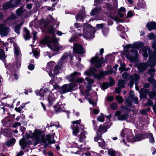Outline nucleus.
Masks as SVG:
<instances>
[{
	"label": "nucleus",
	"instance_id": "1",
	"mask_svg": "<svg viewBox=\"0 0 156 156\" xmlns=\"http://www.w3.org/2000/svg\"><path fill=\"white\" fill-rule=\"evenodd\" d=\"M152 47L154 49V52L153 53H151L150 48L143 47V44L142 43H137L134 45L128 44L126 46V50L124 52V55L131 62H137L139 61L138 58L137 51L135 48L139 49L141 48L142 51L144 53L143 55L144 57L148 56L147 52L150 55V61L147 62H143L138 64L137 68L139 71L142 72L144 71L149 66L151 67H154L156 65V36L152 41Z\"/></svg>",
	"mask_w": 156,
	"mask_h": 156
},
{
	"label": "nucleus",
	"instance_id": "2",
	"mask_svg": "<svg viewBox=\"0 0 156 156\" xmlns=\"http://www.w3.org/2000/svg\"><path fill=\"white\" fill-rule=\"evenodd\" d=\"M41 43L46 44L49 48L54 51H58L62 47V45L58 43L57 40L54 37H46L41 40Z\"/></svg>",
	"mask_w": 156,
	"mask_h": 156
},
{
	"label": "nucleus",
	"instance_id": "3",
	"mask_svg": "<svg viewBox=\"0 0 156 156\" xmlns=\"http://www.w3.org/2000/svg\"><path fill=\"white\" fill-rule=\"evenodd\" d=\"M29 138H34L35 141L34 143V146H35L39 143H45L46 140L43 134L42 131L40 130L36 129L33 133H30L27 135Z\"/></svg>",
	"mask_w": 156,
	"mask_h": 156
},
{
	"label": "nucleus",
	"instance_id": "4",
	"mask_svg": "<svg viewBox=\"0 0 156 156\" xmlns=\"http://www.w3.org/2000/svg\"><path fill=\"white\" fill-rule=\"evenodd\" d=\"M47 94H49L48 97V99L49 103L51 105L53 104L56 100V98L55 96V95L51 93L48 89L45 88L44 90L41 89L39 93V95L42 97Z\"/></svg>",
	"mask_w": 156,
	"mask_h": 156
},
{
	"label": "nucleus",
	"instance_id": "5",
	"mask_svg": "<svg viewBox=\"0 0 156 156\" xmlns=\"http://www.w3.org/2000/svg\"><path fill=\"white\" fill-rule=\"evenodd\" d=\"M93 28L89 24H84L83 28V36L84 37L86 38H89L94 37V34L89 32L92 30Z\"/></svg>",
	"mask_w": 156,
	"mask_h": 156
},
{
	"label": "nucleus",
	"instance_id": "6",
	"mask_svg": "<svg viewBox=\"0 0 156 156\" xmlns=\"http://www.w3.org/2000/svg\"><path fill=\"white\" fill-rule=\"evenodd\" d=\"M28 138H29L27 137V135L26 138H23L20 140L19 143L21 149H24L29 145L32 144V141L29 139Z\"/></svg>",
	"mask_w": 156,
	"mask_h": 156
},
{
	"label": "nucleus",
	"instance_id": "7",
	"mask_svg": "<svg viewBox=\"0 0 156 156\" xmlns=\"http://www.w3.org/2000/svg\"><path fill=\"white\" fill-rule=\"evenodd\" d=\"M98 59L99 57L97 55L95 57L93 58L91 60V63H95L96 66L97 68H99L101 67L102 63H105L107 62L106 59V60H105L104 61L103 60V58H101L100 60H99Z\"/></svg>",
	"mask_w": 156,
	"mask_h": 156
},
{
	"label": "nucleus",
	"instance_id": "8",
	"mask_svg": "<svg viewBox=\"0 0 156 156\" xmlns=\"http://www.w3.org/2000/svg\"><path fill=\"white\" fill-rule=\"evenodd\" d=\"M61 65L60 63L58 64V65L54 68V69H52L47 70V71L48 72L49 75L51 77H54L59 73Z\"/></svg>",
	"mask_w": 156,
	"mask_h": 156
},
{
	"label": "nucleus",
	"instance_id": "9",
	"mask_svg": "<svg viewBox=\"0 0 156 156\" xmlns=\"http://www.w3.org/2000/svg\"><path fill=\"white\" fill-rule=\"evenodd\" d=\"M9 32V28L5 25H0V34L2 37L6 36Z\"/></svg>",
	"mask_w": 156,
	"mask_h": 156
},
{
	"label": "nucleus",
	"instance_id": "10",
	"mask_svg": "<svg viewBox=\"0 0 156 156\" xmlns=\"http://www.w3.org/2000/svg\"><path fill=\"white\" fill-rule=\"evenodd\" d=\"M73 87L70 84H66L62 86L61 88V90L59 92L61 94H64L66 93L71 91Z\"/></svg>",
	"mask_w": 156,
	"mask_h": 156
},
{
	"label": "nucleus",
	"instance_id": "11",
	"mask_svg": "<svg viewBox=\"0 0 156 156\" xmlns=\"http://www.w3.org/2000/svg\"><path fill=\"white\" fill-rule=\"evenodd\" d=\"M81 120H79L72 122V123L73 124V125L72 126L73 127V133L75 136H76L77 134L79 132V129L77 125H76L75 124H79Z\"/></svg>",
	"mask_w": 156,
	"mask_h": 156
},
{
	"label": "nucleus",
	"instance_id": "12",
	"mask_svg": "<svg viewBox=\"0 0 156 156\" xmlns=\"http://www.w3.org/2000/svg\"><path fill=\"white\" fill-rule=\"evenodd\" d=\"M73 50L75 52L79 54L83 53L85 51L82 46L81 45L78 44H74Z\"/></svg>",
	"mask_w": 156,
	"mask_h": 156
},
{
	"label": "nucleus",
	"instance_id": "13",
	"mask_svg": "<svg viewBox=\"0 0 156 156\" xmlns=\"http://www.w3.org/2000/svg\"><path fill=\"white\" fill-rule=\"evenodd\" d=\"M129 78L130 81L128 85L131 87H132L133 85L134 81H136L138 80L139 79L138 75L136 74H135L133 75L130 76Z\"/></svg>",
	"mask_w": 156,
	"mask_h": 156
},
{
	"label": "nucleus",
	"instance_id": "14",
	"mask_svg": "<svg viewBox=\"0 0 156 156\" xmlns=\"http://www.w3.org/2000/svg\"><path fill=\"white\" fill-rule=\"evenodd\" d=\"M149 30L153 29L156 30V23L154 22H152L147 23L146 26Z\"/></svg>",
	"mask_w": 156,
	"mask_h": 156
},
{
	"label": "nucleus",
	"instance_id": "15",
	"mask_svg": "<svg viewBox=\"0 0 156 156\" xmlns=\"http://www.w3.org/2000/svg\"><path fill=\"white\" fill-rule=\"evenodd\" d=\"M85 79L87 81V83L88 85V86L87 87V91H89L91 89V87L90 85L93 83L94 81L93 79L89 77H86Z\"/></svg>",
	"mask_w": 156,
	"mask_h": 156
},
{
	"label": "nucleus",
	"instance_id": "16",
	"mask_svg": "<svg viewBox=\"0 0 156 156\" xmlns=\"http://www.w3.org/2000/svg\"><path fill=\"white\" fill-rule=\"evenodd\" d=\"M118 30L119 31H122V32H121V34H120V36L121 37L125 39L126 37V35L123 31L124 30V27L122 25H119L117 27Z\"/></svg>",
	"mask_w": 156,
	"mask_h": 156
},
{
	"label": "nucleus",
	"instance_id": "17",
	"mask_svg": "<svg viewBox=\"0 0 156 156\" xmlns=\"http://www.w3.org/2000/svg\"><path fill=\"white\" fill-rule=\"evenodd\" d=\"M107 128L104 126L101 125L99 126L98 132L99 134L101 135L107 131Z\"/></svg>",
	"mask_w": 156,
	"mask_h": 156
},
{
	"label": "nucleus",
	"instance_id": "18",
	"mask_svg": "<svg viewBox=\"0 0 156 156\" xmlns=\"http://www.w3.org/2000/svg\"><path fill=\"white\" fill-rule=\"evenodd\" d=\"M138 6L140 8L145 9L147 8L146 3L143 0H140L138 3Z\"/></svg>",
	"mask_w": 156,
	"mask_h": 156
},
{
	"label": "nucleus",
	"instance_id": "19",
	"mask_svg": "<svg viewBox=\"0 0 156 156\" xmlns=\"http://www.w3.org/2000/svg\"><path fill=\"white\" fill-rule=\"evenodd\" d=\"M147 91L144 89H142L140 91V96L141 98H145L147 94Z\"/></svg>",
	"mask_w": 156,
	"mask_h": 156
},
{
	"label": "nucleus",
	"instance_id": "20",
	"mask_svg": "<svg viewBox=\"0 0 156 156\" xmlns=\"http://www.w3.org/2000/svg\"><path fill=\"white\" fill-rule=\"evenodd\" d=\"M95 72V70L94 68H90L89 70L84 72V74L87 76H90L93 75Z\"/></svg>",
	"mask_w": 156,
	"mask_h": 156
},
{
	"label": "nucleus",
	"instance_id": "21",
	"mask_svg": "<svg viewBox=\"0 0 156 156\" xmlns=\"http://www.w3.org/2000/svg\"><path fill=\"white\" fill-rule=\"evenodd\" d=\"M15 139L14 138H12L7 141L6 142V145L8 146H12L15 143Z\"/></svg>",
	"mask_w": 156,
	"mask_h": 156
},
{
	"label": "nucleus",
	"instance_id": "22",
	"mask_svg": "<svg viewBox=\"0 0 156 156\" xmlns=\"http://www.w3.org/2000/svg\"><path fill=\"white\" fill-rule=\"evenodd\" d=\"M24 37L26 40L29 39L30 38V34L29 31L26 28H24Z\"/></svg>",
	"mask_w": 156,
	"mask_h": 156
},
{
	"label": "nucleus",
	"instance_id": "23",
	"mask_svg": "<svg viewBox=\"0 0 156 156\" xmlns=\"http://www.w3.org/2000/svg\"><path fill=\"white\" fill-rule=\"evenodd\" d=\"M47 139L48 140L49 143L50 144H53L55 143V140L53 139L54 135H53L50 136L49 135H47L46 136Z\"/></svg>",
	"mask_w": 156,
	"mask_h": 156
},
{
	"label": "nucleus",
	"instance_id": "24",
	"mask_svg": "<svg viewBox=\"0 0 156 156\" xmlns=\"http://www.w3.org/2000/svg\"><path fill=\"white\" fill-rule=\"evenodd\" d=\"M47 139L48 140L49 143L50 144H53L55 143V140L53 139L54 135H53L50 136L49 135H47L46 136Z\"/></svg>",
	"mask_w": 156,
	"mask_h": 156
},
{
	"label": "nucleus",
	"instance_id": "25",
	"mask_svg": "<svg viewBox=\"0 0 156 156\" xmlns=\"http://www.w3.org/2000/svg\"><path fill=\"white\" fill-rule=\"evenodd\" d=\"M21 0H11L10 2L11 4V6L14 7L18 5Z\"/></svg>",
	"mask_w": 156,
	"mask_h": 156
},
{
	"label": "nucleus",
	"instance_id": "26",
	"mask_svg": "<svg viewBox=\"0 0 156 156\" xmlns=\"http://www.w3.org/2000/svg\"><path fill=\"white\" fill-rule=\"evenodd\" d=\"M54 65H55V63L53 62H50L48 63L47 66L46 70L52 69Z\"/></svg>",
	"mask_w": 156,
	"mask_h": 156
},
{
	"label": "nucleus",
	"instance_id": "27",
	"mask_svg": "<svg viewBox=\"0 0 156 156\" xmlns=\"http://www.w3.org/2000/svg\"><path fill=\"white\" fill-rule=\"evenodd\" d=\"M100 10V9L95 8L91 11L90 12V14L92 16L96 15L99 12Z\"/></svg>",
	"mask_w": 156,
	"mask_h": 156
},
{
	"label": "nucleus",
	"instance_id": "28",
	"mask_svg": "<svg viewBox=\"0 0 156 156\" xmlns=\"http://www.w3.org/2000/svg\"><path fill=\"white\" fill-rule=\"evenodd\" d=\"M11 4L10 2L4 3L2 5L3 9L4 10H6L9 8L12 7V6H11Z\"/></svg>",
	"mask_w": 156,
	"mask_h": 156
},
{
	"label": "nucleus",
	"instance_id": "29",
	"mask_svg": "<svg viewBox=\"0 0 156 156\" xmlns=\"http://www.w3.org/2000/svg\"><path fill=\"white\" fill-rule=\"evenodd\" d=\"M24 12V10L23 9V7L22 6L17 9L16 11V12L17 15L19 16L22 15Z\"/></svg>",
	"mask_w": 156,
	"mask_h": 156
},
{
	"label": "nucleus",
	"instance_id": "30",
	"mask_svg": "<svg viewBox=\"0 0 156 156\" xmlns=\"http://www.w3.org/2000/svg\"><path fill=\"white\" fill-rule=\"evenodd\" d=\"M125 82V81L122 80H119L118 83V86L120 88H123L124 87Z\"/></svg>",
	"mask_w": 156,
	"mask_h": 156
},
{
	"label": "nucleus",
	"instance_id": "31",
	"mask_svg": "<svg viewBox=\"0 0 156 156\" xmlns=\"http://www.w3.org/2000/svg\"><path fill=\"white\" fill-rule=\"evenodd\" d=\"M147 138L149 139L150 142L151 143H153L154 142V139L153 135L151 133H148Z\"/></svg>",
	"mask_w": 156,
	"mask_h": 156
},
{
	"label": "nucleus",
	"instance_id": "32",
	"mask_svg": "<svg viewBox=\"0 0 156 156\" xmlns=\"http://www.w3.org/2000/svg\"><path fill=\"white\" fill-rule=\"evenodd\" d=\"M147 138L149 139L150 142L151 143H153L154 142V139L153 135L151 133H148Z\"/></svg>",
	"mask_w": 156,
	"mask_h": 156
},
{
	"label": "nucleus",
	"instance_id": "33",
	"mask_svg": "<svg viewBox=\"0 0 156 156\" xmlns=\"http://www.w3.org/2000/svg\"><path fill=\"white\" fill-rule=\"evenodd\" d=\"M108 154L110 156H116L117 154H119L117 152L112 149L108 151Z\"/></svg>",
	"mask_w": 156,
	"mask_h": 156
},
{
	"label": "nucleus",
	"instance_id": "34",
	"mask_svg": "<svg viewBox=\"0 0 156 156\" xmlns=\"http://www.w3.org/2000/svg\"><path fill=\"white\" fill-rule=\"evenodd\" d=\"M85 13L84 12H82L81 13H79L76 17V19L77 20L78 19H83V17L85 16Z\"/></svg>",
	"mask_w": 156,
	"mask_h": 156
},
{
	"label": "nucleus",
	"instance_id": "35",
	"mask_svg": "<svg viewBox=\"0 0 156 156\" xmlns=\"http://www.w3.org/2000/svg\"><path fill=\"white\" fill-rule=\"evenodd\" d=\"M79 140L80 142H82L83 141L85 138L86 136L84 135V134L83 133H81L79 136Z\"/></svg>",
	"mask_w": 156,
	"mask_h": 156
},
{
	"label": "nucleus",
	"instance_id": "36",
	"mask_svg": "<svg viewBox=\"0 0 156 156\" xmlns=\"http://www.w3.org/2000/svg\"><path fill=\"white\" fill-rule=\"evenodd\" d=\"M150 98L153 99L155 97L156 99V92L155 91H151L148 94Z\"/></svg>",
	"mask_w": 156,
	"mask_h": 156
},
{
	"label": "nucleus",
	"instance_id": "37",
	"mask_svg": "<svg viewBox=\"0 0 156 156\" xmlns=\"http://www.w3.org/2000/svg\"><path fill=\"white\" fill-rule=\"evenodd\" d=\"M106 74L105 73L101 72L99 74L94 76V77L99 80L101 79L103 77L104 75Z\"/></svg>",
	"mask_w": 156,
	"mask_h": 156
},
{
	"label": "nucleus",
	"instance_id": "38",
	"mask_svg": "<svg viewBox=\"0 0 156 156\" xmlns=\"http://www.w3.org/2000/svg\"><path fill=\"white\" fill-rule=\"evenodd\" d=\"M104 117L105 116L102 114H101L100 115L98 116L97 120L100 122H103L105 120Z\"/></svg>",
	"mask_w": 156,
	"mask_h": 156
},
{
	"label": "nucleus",
	"instance_id": "39",
	"mask_svg": "<svg viewBox=\"0 0 156 156\" xmlns=\"http://www.w3.org/2000/svg\"><path fill=\"white\" fill-rule=\"evenodd\" d=\"M15 53L16 55L17 56H20V52L19 50V48L16 46H14Z\"/></svg>",
	"mask_w": 156,
	"mask_h": 156
},
{
	"label": "nucleus",
	"instance_id": "40",
	"mask_svg": "<svg viewBox=\"0 0 156 156\" xmlns=\"http://www.w3.org/2000/svg\"><path fill=\"white\" fill-rule=\"evenodd\" d=\"M127 116L126 115L123 114L118 117V119L119 120H122L126 119L127 118Z\"/></svg>",
	"mask_w": 156,
	"mask_h": 156
},
{
	"label": "nucleus",
	"instance_id": "41",
	"mask_svg": "<svg viewBox=\"0 0 156 156\" xmlns=\"http://www.w3.org/2000/svg\"><path fill=\"white\" fill-rule=\"evenodd\" d=\"M126 65L123 64H122L121 65V66L119 68V69L121 71L120 72V73H122L123 71H124L126 70V68H125Z\"/></svg>",
	"mask_w": 156,
	"mask_h": 156
},
{
	"label": "nucleus",
	"instance_id": "42",
	"mask_svg": "<svg viewBox=\"0 0 156 156\" xmlns=\"http://www.w3.org/2000/svg\"><path fill=\"white\" fill-rule=\"evenodd\" d=\"M116 100L119 103H122L123 101V100L122 98L120 96L117 95L116 98Z\"/></svg>",
	"mask_w": 156,
	"mask_h": 156
},
{
	"label": "nucleus",
	"instance_id": "43",
	"mask_svg": "<svg viewBox=\"0 0 156 156\" xmlns=\"http://www.w3.org/2000/svg\"><path fill=\"white\" fill-rule=\"evenodd\" d=\"M98 143L99 144V146L101 147L104 146L105 144V142L102 139L99 140Z\"/></svg>",
	"mask_w": 156,
	"mask_h": 156
},
{
	"label": "nucleus",
	"instance_id": "44",
	"mask_svg": "<svg viewBox=\"0 0 156 156\" xmlns=\"http://www.w3.org/2000/svg\"><path fill=\"white\" fill-rule=\"evenodd\" d=\"M16 65L17 68L20 67L21 64V58H19V59H16Z\"/></svg>",
	"mask_w": 156,
	"mask_h": 156
},
{
	"label": "nucleus",
	"instance_id": "45",
	"mask_svg": "<svg viewBox=\"0 0 156 156\" xmlns=\"http://www.w3.org/2000/svg\"><path fill=\"white\" fill-rule=\"evenodd\" d=\"M143 138L142 136L138 135L135 137V141H139L141 140Z\"/></svg>",
	"mask_w": 156,
	"mask_h": 156
},
{
	"label": "nucleus",
	"instance_id": "46",
	"mask_svg": "<svg viewBox=\"0 0 156 156\" xmlns=\"http://www.w3.org/2000/svg\"><path fill=\"white\" fill-rule=\"evenodd\" d=\"M20 26L17 25L16 26V27L15 28V32L18 34H19L20 33Z\"/></svg>",
	"mask_w": 156,
	"mask_h": 156
},
{
	"label": "nucleus",
	"instance_id": "47",
	"mask_svg": "<svg viewBox=\"0 0 156 156\" xmlns=\"http://www.w3.org/2000/svg\"><path fill=\"white\" fill-rule=\"evenodd\" d=\"M122 78L127 80H128L129 79V76L128 73L126 72L124 73L122 75Z\"/></svg>",
	"mask_w": 156,
	"mask_h": 156
},
{
	"label": "nucleus",
	"instance_id": "48",
	"mask_svg": "<svg viewBox=\"0 0 156 156\" xmlns=\"http://www.w3.org/2000/svg\"><path fill=\"white\" fill-rule=\"evenodd\" d=\"M155 70L153 69H151L149 70V72H148V74L149 75H151V76H153L154 74Z\"/></svg>",
	"mask_w": 156,
	"mask_h": 156
},
{
	"label": "nucleus",
	"instance_id": "49",
	"mask_svg": "<svg viewBox=\"0 0 156 156\" xmlns=\"http://www.w3.org/2000/svg\"><path fill=\"white\" fill-rule=\"evenodd\" d=\"M153 105V102L152 101L148 99V102L147 103H146L145 105V106H152Z\"/></svg>",
	"mask_w": 156,
	"mask_h": 156
},
{
	"label": "nucleus",
	"instance_id": "50",
	"mask_svg": "<svg viewBox=\"0 0 156 156\" xmlns=\"http://www.w3.org/2000/svg\"><path fill=\"white\" fill-rule=\"evenodd\" d=\"M101 87L103 89H105L108 87V84L107 83H103L102 84Z\"/></svg>",
	"mask_w": 156,
	"mask_h": 156
},
{
	"label": "nucleus",
	"instance_id": "51",
	"mask_svg": "<svg viewBox=\"0 0 156 156\" xmlns=\"http://www.w3.org/2000/svg\"><path fill=\"white\" fill-rule=\"evenodd\" d=\"M97 133L98 135L95 137L94 140L95 141H98V140L101 139V135L98 133Z\"/></svg>",
	"mask_w": 156,
	"mask_h": 156
},
{
	"label": "nucleus",
	"instance_id": "52",
	"mask_svg": "<svg viewBox=\"0 0 156 156\" xmlns=\"http://www.w3.org/2000/svg\"><path fill=\"white\" fill-rule=\"evenodd\" d=\"M111 109H115L117 108V104L116 103H113L110 105Z\"/></svg>",
	"mask_w": 156,
	"mask_h": 156
},
{
	"label": "nucleus",
	"instance_id": "53",
	"mask_svg": "<svg viewBox=\"0 0 156 156\" xmlns=\"http://www.w3.org/2000/svg\"><path fill=\"white\" fill-rule=\"evenodd\" d=\"M5 57V54L4 51L2 49H0V58H4Z\"/></svg>",
	"mask_w": 156,
	"mask_h": 156
},
{
	"label": "nucleus",
	"instance_id": "54",
	"mask_svg": "<svg viewBox=\"0 0 156 156\" xmlns=\"http://www.w3.org/2000/svg\"><path fill=\"white\" fill-rule=\"evenodd\" d=\"M84 81V79L82 78H78L76 80V81L79 83H81L83 82Z\"/></svg>",
	"mask_w": 156,
	"mask_h": 156
},
{
	"label": "nucleus",
	"instance_id": "55",
	"mask_svg": "<svg viewBox=\"0 0 156 156\" xmlns=\"http://www.w3.org/2000/svg\"><path fill=\"white\" fill-rule=\"evenodd\" d=\"M74 26L75 27L78 28V30H80V29H79V28H81L82 27V25L80 23H76L74 24Z\"/></svg>",
	"mask_w": 156,
	"mask_h": 156
},
{
	"label": "nucleus",
	"instance_id": "56",
	"mask_svg": "<svg viewBox=\"0 0 156 156\" xmlns=\"http://www.w3.org/2000/svg\"><path fill=\"white\" fill-rule=\"evenodd\" d=\"M16 16L15 14H12L9 18V19L13 20L16 19Z\"/></svg>",
	"mask_w": 156,
	"mask_h": 156
},
{
	"label": "nucleus",
	"instance_id": "57",
	"mask_svg": "<svg viewBox=\"0 0 156 156\" xmlns=\"http://www.w3.org/2000/svg\"><path fill=\"white\" fill-rule=\"evenodd\" d=\"M104 26V24L103 23L99 24L97 25L96 27L98 29H100L102 28Z\"/></svg>",
	"mask_w": 156,
	"mask_h": 156
},
{
	"label": "nucleus",
	"instance_id": "58",
	"mask_svg": "<svg viewBox=\"0 0 156 156\" xmlns=\"http://www.w3.org/2000/svg\"><path fill=\"white\" fill-rule=\"evenodd\" d=\"M110 82L109 83V86L110 87L113 86L114 84V80L111 78H110Z\"/></svg>",
	"mask_w": 156,
	"mask_h": 156
},
{
	"label": "nucleus",
	"instance_id": "59",
	"mask_svg": "<svg viewBox=\"0 0 156 156\" xmlns=\"http://www.w3.org/2000/svg\"><path fill=\"white\" fill-rule=\"evenodd\" d=\"M148 37L150 39H152L154 37V35L153 33H151L148 35Z\"/></svg>",
	"mask_w": 156,
	"mask_h": 156
},
{
	"label": "nucleus",
	"instance_id": "60",
	"mask_svg": "<svg viewBox=\"0 0 156 156\" xmlns=\"http://www.w3.org/2000/svg\"><path fill=\"white\" fill-rule=\"evenodd\" d=\"M80 73H78L77 72H75L71 75V76H80Z\"/></svg>",
	"mask_w": 156,
	"mask_h": 156
},
{
	"label": "nucleus",
	"instance_id": "61",
	"mask_svg": "<svg viewBox=\"0 0 156 156\" xmlns=\"http://www.w3.org/2000/svg\"><path fill=\"white\" fill-rule=\"evenodd\" d=\"M23 108H24V106H23L22 108H21V107H20L18 108H15V110L17 112H20L21 111V110L22 109H23Z\"/></svg>",
	"mask_w": 156,
	"mask_h": 156
},
{
	"label": "nucleus",
	"instance_id": "62",
	"mask_svg": "<svg viewBox=\"0 0 156 156\" xmlns=\"http://www.w3.org/2000/svg\"><path fill=\"white\" fill-rule=\"evenodd\" d=\"M133 12L130 11H129L127 13V17H130L133 16Z\"/></svg>",
	"mask_w": 156,
	"mask_h": 156
},
{
	"label": "nucleus",
	"instance_id": "63",
	"mask_svg": "<svg viewBox=\"0 0 156 156\" xmlns=\"http://www.w3.org/2000/svg\"><path fill=\"white\" fill-rule=\"evenodd\" d=\"M129 95L131 98H133L135 97L134 92L133 91H131L129 93Z\"/></svg>",
	"mask_w": 156,
	"mask_h": 156
},
{
	"label": "nucleus",
	"instance_id": "64",
	"mask_svg": "<svg viewBox=\"0 0 156 156\" xmlns=\"http://www.w3.org/2000/svg\"><path fill=\"white\" fill-rule=\"evenodd\" d=\"M28 68L30 70H32L34 68V66L33 64H30L28 66Z\"/></svg>",
	"mask_w": 156,
	"mask_h": 156
}]
</instances>
